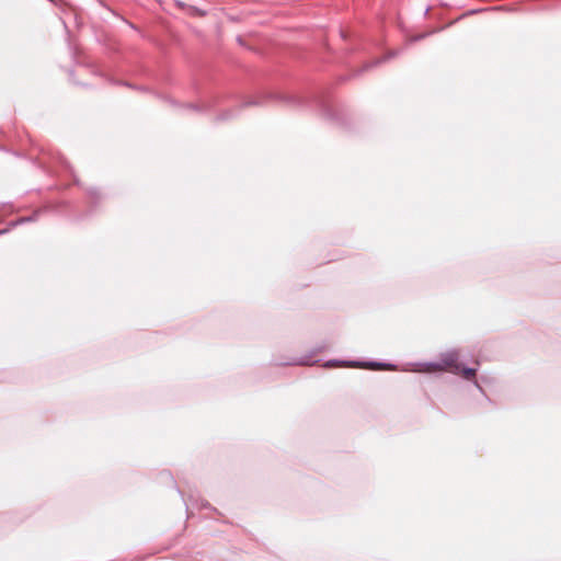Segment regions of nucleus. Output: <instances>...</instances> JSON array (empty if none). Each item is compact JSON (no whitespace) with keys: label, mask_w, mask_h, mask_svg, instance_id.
Returning a JSON list of instances; mask_svg holds the SVG:
<instances>
[{"label":"nucleus","mask_w":561,"mask_h":561,"mask_svg":"<svg viewBox=\"0 0 561 561\" xmlns=\"http://www.w3.org/2000/svg\"><path fill=\"white\" fill-rule=\"evenodd\" d=\"M459 369L460 365L458 351H449L443 353L438 362L424 364L421 370L425 373L450 371L458 374Z\"/></svg>","instance_id":"f257e3e1"},{"label":"nucleus","mask_w":561,"mask_h":561,"mask_svg":"<svg viewBox=\"0 0 561 561\" xmlns=\"http://www.w3.org/2000/svg\"><path fill=\"white\" fill-rule=\"evenodd\" d=\"M458 374L467 380H472L476 377V369L473 368H460Z\"/></svg>","instance_id":"f03ea898"},{"label":"nucleus","mask_w":561,"mask_h":561,"mask_svg":"<svg viewBox=\"0 0 561 561\" xmlns=\"http://www.w3.org/2000/svg\"><path fill=\"white\" fill-rule=\"evenodd\" d=\"M348 366L350 367H365L364 365H358V364H355V363L354 364H350Z\"/></svg>","instance_id":"7ed1b4c3"}]
</instances>
